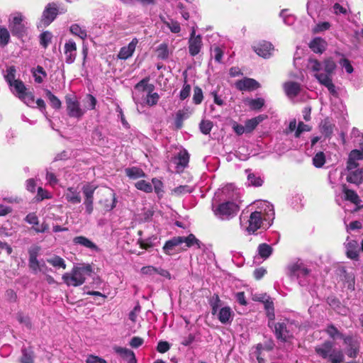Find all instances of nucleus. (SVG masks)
<instances>
[{
    "label": "nucleus",
    "instance_id": "1",
    "mask_svg": "<svg viewBox=\"0 0 363 363\" xmlns=\"http://www.w3.org/2000/svg\"><path fill=\"white\" fill-rule=\"evenodd\" d=\"M307 67L313 72V76L317 81L325 86L331 94H337L335 86L333 82V76L337 68V65L333 57H327L322 62L310 59Z\"/></svg>",
    "mask_w": 363,
    "mask_h": 363
},
{
    "label": "nucleus",
    "instance_id": "2",
    "mask_svg": "<svg viewBox=\"0 0 363 363\" xmlns=\"http://www.w3.org/2000/svg\"><path fill=\"white\" fill-rule=\"evenodd\" d=\"M257 210L250 214L247 220L248 225L246 230L249 233H254L259 228H267L274 219V206L267 201H259L255 203Z\"/></svg>",
    "mask_w": 363,
    "mask_h": 363
},
{
    "label": "nucleus",
    "instance_id": "3",
    "mask_svg": "<svg viewBox=\"0 0 363 363\" xmlns=\"http://www.w3.org/2000/svg\"><path fill=\"white\" fill-rule=\"evenodd\" d=\"M221 193L228 201L223 202L213 209L215 215L222 220H229L234 217L239 211L237 203L238 193L234 191L232 184L223 187Z\"/></svg>",
    "mask_w": 363,
    "mask_h": 363
},
{
    "label": "nucleus",
    "instance_id": "4",
    "mask_svg": "<svg viewBox=\"0 0 363 363\" xmlns=\"http://www.w3.org/2000/svg\"><path fill=\"white\" fill-rule=\"evenodd\" d=\"M272 303L267 301L265 304L269 318L268 325L273 329L277 340L281 342H289L293 338V325L287 319L274 323V314L273 312Z\"/></svg>",
    "mask_w": 363,
    "mask_h": 363
},
{
    "label": "nucleus",
    "instance_id": "5",
    "mask_svg": "<svg viewBox=\"0 0 363 363\" xmlns=\"http://www.w3.org/2000/svg\"><path fill=\"white\" fill-rule=\"evenodd\" d=\"M193 246H196L197 248L201 247L200 241L193 234L187 237L177 236L165 242L163 251L168 255H172L179 252L180 250H185L187 247Z\"/></svg>",
    "mask_w": 363,
    "mask_h": 363
},
{
    "label": "nucleus",
    "instance_id": "6",
    "mask_svg": "<svg viewBox=\"0 0 363 363\" xmlns=\"http://www.w3.org/2000/svg\"><path fill=\"white\" fill-rule=\"evenodd\" d=\"M92 268L90 264H82L75 266L69 272L65 273L62 279L67 286H79L82 285L87 277L91 276Z\"/></svg>",
    "mask_w": 363,
    "mask_h": 363
},
{
    "label": "nucleus",
    "instance_id": "7",
    "mask_svg": "<svg viewBox=\"0 0 363 363\" xmlns=\"http://www.w3.org/2000/svg\"><path fill=\"white\" fill-rule=\"evenodd\" d=\"M315 353L321 358L328 360L330 363H342L344 354L340 349L335 347L333 342L327 340L315 347Z\"/></svg>",
    "mask_w": 363,
    "mask_h": 363
},
{
    "label": "nucleus",
    "instance_id": "8",
    "mask_svg": "<svg viewBox=\"0 0 363 363\" xmlns=\"http://www.w3.org/2000/svg\"><path fill=\"white\" fill-rule=\"evenodd\" d=\"M289 274L296 277L301 286H306L311 279V270L301 262H297L288 266Z\"/></svg>",
    "mask_w": 363,
    "mask_h": 363
},
{
    "label": "nucleus",
    "instance_id": "9",
    "mask_svg": "<svg viewBox=\"0 0 363 363\" xmlns=\"http://www.w3.org/2000/svg\"><path fill=\"white\" fill-rule=\"evenodd\" d=\"M9 89L12 94L23 101L28 106H33L34 104L33 94L26 88L25 84L20 79L11 84Z\"/></svg>",
    "mask_w": 363,
    "mask_h": 363
},
{
    "label": "nucleus",
    "instance_id": "10",
    "mask_svg": "<svg viewBox=\"0 0 363 363\" xmlns=\"http://www.w3.org/2000/svg\"><path fill=\"white\" fill-rule=\"evenodd\" d=\"M65 103L67 112L69 117L79 119L85 114V109L81 107L80 103L75 96H67Z\"/></svg>",
    "mask_w": 363,
    "mask_h": 363
},
{
    "label": "nucleus",
    "instance_id": "11",
    "mask_svg": "<svg viewBox=\"0 0 363 363\" xmlns=\"http://www.w3.org/2000/svg\"><path fill=\"white\" fill-rule=\"evenodd\" d=\"M203 46L202 38L200 35H196V31L192 30L189 40V52L191 56L198 55Z\"/></svg>",
    "mask_w": 363,
    "mask_h": 363
},
{
    "label": "nucleus",
    "instance_id": "12",
    "mask_svg": "<svg viewBox=\"0 0 363 363\" xmlns=\"http://www.w3.org/2000/svg\"><path fill=\"white\" fill-rule=\"evenodd\" d=\"M57 15V9L54 4H49L43 13L40 26L46 27L50 25Z\"/></svg>",
    "mask_w": 363,
    "mask_h": 363
},
{
    "label": "nucleus",
    "instance_id": "13",
    "mask_svg": "<svg viewBox=\"0 0 363 363\" xmlns=\"http://www.w3.org/2000/svg\"><path fill=\"white\" fill-rule=\"evenodd\" d=\"M253 50L260 57L268 58L274 51L273 45L267 41H260L252 46Z\"/></svg>",
    "mask_w": 363,
    "mask_h": 363
},
{
    "label": "nucleus",
    "instance_id": "14",
    "mask_svg": "<svg viewBox=\"0 0 363 363\" xmlns=\"http://www.w3.org/2000/svg\"><path fill=\"white\" fill-rule=\"evenodd\" d=\"M102 195L106 196L105 199L100 200V203L104 205L106 211H111L116 206V194L110 188H105L102 191Z\"/></svg>",
    "mask_w": 363,
    "mask_h": 363
},
{
    "label": "nucleus",
    "instance_id": "15",
    "mask_svg": "<svg viewBox=\"0 0 363 363\" xmlns=\"http://www.w3.org/2000/svg\"><path fill=\"white\" fill-rule=\"evenodd\" d=\"M25 220L33 225V229L36 233H45L49 229V225L46 223H39V220L38 216L34 213H28L26 218Z\"/></svg>",
    "mask_w": 363,
    "mask_h": 363
},
{
    "label": "nucleus",
    "instance_id": "16",
    "mask_svg": "<svg viewBox=\"0 0 363 363\" xmlns=\"http://www.w3.org/2000/svg\"><path fill=\"white\" fill-rule=\"evenodd\" d=\"M344 344L345 347V352L350 357H355L359 351V341L357 338L351 336L344 337Z\"/></svg>",
    "mask_w": 363,
    "mask_h": 363
},
{
    "label": "nucleus",
    "instance_id": "17",
    "mask_svg": "<svg viewBox=\"0 0 363 363\" xmlns=\"http://www.w3.org/2000/svg\"><path fill=\"white\" fill-rule=\"evenodd\" d=\"M345 246L346 248L347 257L352 259H357L359 257V247L357 241L347 239Z\"/></svg>",
    "mask_w": 363,
    "mask_h": 363
},
{
    "label": "nucleus",
    "instance_id": "18",
    "mask_svg": "<svg viewBox=\"0 0 363 363\" xmlns=\"http://www.w3.org/2000/svg\"><path fill=\"white\" fill-rule=\"evenodd\" d=\"M64 196L66 201L72 204H79L82 201L80 191L77 187L67 188L64 193Z\"/></svg>",
    "mask_w": 363,
    "mask_h": 363
},
{
    "label": "nucleus",
    "instance_id": "19",
    "mask_svg": "<svg viewBox=\"0 0 363 363\" xmlns=\"http://www.w3.org/2000/svg\"><path fill=\"white\" fill-rule=\"evenodd\" d=\"M138 43V40L136 38H134L127 46H124L121 48L118 57L121 60H127L132 57Z\"/></svg>",
    "mask_w": 363,
    "mask_h": 363
},
{
    "label": "nucleus",
    "instance_id": "20",
    "mask_svg": "<svg viewBox=\"0 0 363 363\" xmlns=\"http://www.w3.org/2000/svg\"><path fill=\"white\" fill-rule=\"evenodd\" d=\"M65 62L68 64L74 62L77 55V45L72 40H69L65 45Z\"/></svg>",
    "mask_w": 363,
    "mask_h": 363
},
{
    "label": "nucleus",
    "instance_id": "21",
    "mask_svg": "<svg viewBox=\"0 0 363 363\" xmlns=\"http://www.w3.org/2000/svg\"><path fill=\"white\" fill-rule=\"evenodd\" d=\"M235 86L240 91H252L259 87V84L254 79L245 78L235 83Z\"/></svg>",
    "mask_w": 363,
    "mask_h": 363
},
{
    "label": "nucleus",
    "instance_id": "22",
    "mask_svg": "<svg viewBox=\"0 0 363 363\" xmlns=\"http://www.w3.org/2000/svg\"><path fill=\"white\" fill-rule=\"evenodd\" d=\"M363 160V151L353 150L350 152L347 162V169H354L359 166L358 161Z\"/></svg>",
    "mask_w": 363,
    "mask_h": 363
},
{
    "label": "nucleus",
    "instance_id": "23",
    "mask_svg": "<svg viewBox=\"0 0 363 363\" xmlns=\"http://www.w3.org/2000/svg\"><path fill=\"white\" fill-rule=\"evenodd\" d=\"M189 155L186 150L180 151L174 158V163L176 164L177 172L182 171L188 164Z\"/></svg>",
    "mask_w": 363,
    "mask_h": 363
},
{
    "label": "nucleus",
    "instance_id": "24",
    "mask_svg": "<svg viewBox=\"0 0 363 363\" xmlns=\"http://www.w3.org/2000/svg\"><path fill=\"white\" fill-rule=\"evenodd\" d=\"M347 181L350 183L359 185L363 182V168L347 169Z\"/></svg>",
    "mask_w": 363,
    "mask_h": 363
},
{
    "label": "nucleus",
    "instance_id": "25",
    "mask_svg": "<svg viewBox=\"0 0 363 363\" xmlns=\"http://www.w3.org/2000/svg\"><path fill=\"white\" fill-rule=\"evenodd\" d=\"M283 86L285 94L291 99H294L301 91V85L297 82H287Z\"/></svg>",
    "mask_w": 363,
    "mask_h": 363
},
{
    "label": "nucleus",
    "instance_id": "26",
    "mask_svg": "<svg viewBox=\"0 0 363 363\" xmlns=\"http://www.w3.org/2000/svg\"><path fill=\"white\" fill-rule=\"evenodd\" d=\"M113 350L122 358L125 359L128 363H137L135 355L132 350L118 346L114 347Z\"/></svg>",
    "mask_w": 363,
    "mask_h": 363
},
{
    "label": "nucleus",
    "instance_id": "27",
    "mask_svg": "<svg viewBox=\"0 0 363 363\" xmlns=\"http://www.w3.org/2000/svg\"><path fill=\"white\" fill-rule=\"evenodd\" d=\"M234 313L228 306L221 308L218 313V318L223 324L230 323L233 321Z\"/></svg>",
    "mask_w": 363,
    "mask_h": 363
},
{
    "label": "nucleus",
    "instance_id": "28",
    "mask_svg": "<svg viewBox=\"0 0 363 363\" xmlns=\"http://www.w3.org/2000/svg\"><path fill=\"white\" fill-rule=\"evenodd\" d=\"M267 118V116L266 115H259L255 118L247 120L245 123L247 133H252L257 126Z\"/></svg>",
    "mask_w": 363,
    "mask_h": 363
},
{
    "label": "nucleus",
    "instance_id": "29",
    "mask_svg": "<svg viewBox=\"0 0 363 363\" xmlns=\"http://www.w3.org/2000/svg\"><path fill=\"white\" fill-rule=\"evenodd\" d=\"M9 26L17 33L21 32L23 29V16L21 13H15L11 16L9 18Z\"/></svg>",
    "mask_w": 363,
    "mask_h": 363
},
{
    "label": "nucleus",
    "instance_id": "30",
    "mask_svg": "<svg viewBox=\"0 0 363 363\" xmlns=\"http://www.w3.org/2000/svg\"><path fill=\"white\" fill-rule=\"evenodd\" d=\"M327 43L321 38H315L309 44L310 48L316 53H322L325 51Z\"/></svg>",
    "mask_w": 363,
    "mask_h": 363
},
{
    "label": "nucleus",
    "instance_id": "31",
    "mask_svg": "<svg viewBox=\"0 0 363 363\" xmlns=\"http://www.w3.org/2000/svg\"><path fill=\"white\" fill-rule=\"evenodd\" d=\"M73 242L75 245H79L82 246H84L86 248L93 250H97L98 247L97 246L91 242L89 239L86 238L84 236H77L73 239Z\"/></svg>",
    "mask_w": 363,
    "mask_h": 363
},
{
    "label": "nucleus",
    "instance_id": "32",
    "mask_svg": "<svg viewBox=\"0 0 363 363\" xmlns=\"http://www.w3.org/2000/svg\"><path fill=\"white\" fill-rule=\"evenodd\" d=\"M34 80L38 84H41L47 77V73L43 67L38 65L31 69Z\"/></svg>",
    "mask_w": 363,
    "mask_h": 363
},
{
    "label": "nucleus",
    "instance_id": "33",
    "mask_svg": "<svg viewBox=\"0 0 363 363\" xmlns=\"http://www.w3.org/2000/svg\"><path fill=\"white\" fill-rule=\"evenodd\" d=\"M16 69L14 66H9L6 68V69L4 72V77L9 84H13V82H16L18 79L16 78Z\"/></svg>",
    "mask_w": 363,
    "mask_h": 363
},
{
    "label": "nucleus",
    "instance_id": "34",
    "mask_svg": "<svg viewBox=\"0 0 363 363\" xmlns=\"http://www.w3.org/2000/svg\"><path fill=\"white\" fill-rule=\"evenodd\" d=\"M342 188L346 200L356 205L360 204V199L354 191L347 189L345 185H343Z\"/></svg>",
    "mask_w": 363,
    "mask_h": 363
},
{
    "label": "nucleus",
    "instance_id": "35",
    "mask_svg": "<svg viewBox=\"0 0 363 363\" xmlns=\"http://www.w3.org/2000/svg\"><path fill=\"white\" fill-rule=\"evenodd\" d=\"M82 101L83 109H85V113L88 110H94L97 103L96 99L91 94H87Z\"/></svg>",
    "mask_w": 363,
    "mask_h": 363
},
{
    "label": "nucleus",
    "instance_id": "36",
    "mask_svg": "<svg viewBox=\"0 0 363 363\" xmlns=\"http://www.w3.org/2000/svg\"><path fill=\"white\" fill-rule=\"evenodd\" d=\"M125 173L128 177L133 179L145 177L144 172L136 167L125 169Z\"/></svg>",
    "mask_w": 363,
    "mask_h": 363
},
{
    "label": "nucleus",
    "instance_id": "37",
    "mask_svg": "<svg viewBox=\"0 0 363 363\" xmlns=\"http://www.w3.org/2000/svg\"><path fill=\"white\" fill-rule=\"evenodd\" d=\"M194 191V188L189 185H181L171 190V194L176 196H180L186 194H190Z\"/></svg>",
    "mask_w": 363,
    "mask_h": 363
},
{
    "label": "nucleus",
    "instance_id": "38",
    "mask_svg": "<svg viewBox=\"0 0 363 363\" xmlns=\"http://www.w3.org/2000/svg\"><path fill=\"white\" fill-rule=\"evenodd\" d=\"M258 255L263 259L268 258L272 253V247L266 244H260L257 247Z\"/></svg>",
    "mask_w": 363,
    "mask_h": 363
},
{
    "label": "nucleus",
    "instance_id": "39",
    "mask_svg": "<svg viewBox=\"0 0 363 363\" xmlns=\"http://www.w3.org/2000/svg\"><path fill=\"white\" fill-rule=\"evenodd\" d=\"M21 363H33L34 353L31 349L23 348L22 357L21 358Z\"/></svg>",
    "mask_w": 363,
    "mask_h": 363
},
{
    "label": "nucleus",
    "instance_id": "40",
    "mask_svg": "<svg viewBox=\"0 0 363 363\" xmlns=\"http://www.w3.org/2000/svg\"><path fill=\"white\" fill-rule=\"evenodd\" d=\"M246 173L247 174V182L249 184L255 186H259L262 184L263 181L260 177L257 176L248 169L246 170Z\"/></svg>",
    "mask_w": 363,
    "mask_h": 363
},
{
    "label": "nucleus",
    "instance_id": "41",
    "mask_svg": "<svg viewBox=\"0 0 363 363\" xmlns=\"http://www.w3.org/2000/svg\"><path fill=\"white\" fill-rule=\"evenodd\" d=\"M69 30L73 35L79 37L82 40L85 39L87 36L86 30L78 24L72 25Z\"/></svg>",
    "mask_w": 363,
    "mask_h": 363
},
{
    "label": "nucleus",
    "instance_id": "42",
    "mask_svg": "<svg viewBox=\"0 0 363 363\" xmlns=\"http://www.w3.org/2000/svg\"><path fill=\"white\" fill-rule=\"evenodd\" d=\"M328 335L333 340L343 339L345 337L333 325H330L325 330Z\"/></svg>",
    "mask_w": 363,
    "mask_h": 363
},
{
    "label": "nucleus",
    "instance_id": "43",
    "mask_svg": "<svg viewBox=\"0 0 363 363\" xmlns=\"http://www.w3.org/2000/svg\"><path fill=\"white\" fill-rule=\"evenodd\" d=\"M45 95H46V97L50 101V105L54 108L57 109L61 107V104H62L61 101L50 90H48V89L45 90Z\"/></svg>",
    "mask_w": 363,
    "mask_h": 363
},
{
    "label": "nucleus",
    "instance_id": "44",
    "mask_svg": "<svg viewBox=\"0 0 363 363\" xmlns=\"http://www.w3.org/2000/svg\"><path fill=\"white\" fill-rule=\"evenodd\" d=\"M47 262L55 267L62 268L64 269L66 268L65 260L59 256H54L48 258Z\"/></svg>",
    "mask_w": 363,
    "mask_h": 363
},
{
    "label": "nucleus",
    "instance_id": "45",
    "mask_svg": "<svg viewBox=\"0 0 363 363\" xmlns=\"http://www.w3.org/2000/svg\"><path fill=\"white\" fill-rule=\"evenodd\" d=\"M247 104L252 110H259L264 105V100L262 98L247 99Z\"/></svg>",
    "mask_w": 363,
    "mask_h": 363
},
{
    "label": "nucleus",
    "instance_id": "46",
    "mask_svg": "<svg viewBox=\"0 0 363 363\" xmlns=\"http://www.w3.org/2000/svg\"><path fill=\"white\" fill-rule=\"evenodd\" d=\"M191 114V111L189 108H185L179 111L176 114V121L177 124V127L180 128L182 122L186 119Z\"/></svg>",
    "mask_w": 363,
    "mask_h": 363
},
{
    "label": "nucleus",
    "instance_id": "47",
    "mask_svg": "<svg viewBox=\"0 0 363 363\" xmlns=\"http://www.w3.org/2000/svg\"><path fill=\"white\" fill-rule=\"evenodd\" d=\"M96 189L94 185L86 184L82 188L84 199H94V194Z\"/></svg>",
    "mask_w": 363,
    "mask_h": 363
},
{
    "label": "nucleus",
    "instance_id": "48",
    "mask_svg": "<svg viewBox=\"0 0 363 363\" xmlns=\"http://www.w3.org/2000/svg\"><path fill=\"white\" fill-rule=\"evenodd\" d=\"M10 40V33L6 28H0V45L1 47L6 46Z\"/></svg>",
    "mask_w": 363,
    "mask_h": 363
},
{
    "label": "nucleus",
    "instance_id": "49",
    "mask_svg": "<svg viewBox=\"0 0 363 363\" xmlns=\"http://www.w3.org/2000/svg\"><path fill=\"white\" fill-rule=\"evenodd\" d=\"M135 186L140 191L146 193H150L152 191V186L150 183L145 181L140 180L135 184Z\"/></svg>",
    "mask_w": 363,
    "mask_h": 363
},
{
    "label": "nucleus",
    "instance_id": "50",
    "mask_svg": "<svg viewBox=\"0 0 363 363\" xmlns=\"http://www.w3.org/2000/svg\"><path fill=\"white\" fill-rule=\"evenodd\" d=\"M325 162V156L323 152H317L313 158V164L315 167H322Z\"/></svg>",
    "mask_w": 363,
    "mask_h": 363
},
{
    "label": "nucleus",
    "instance_id": "51",
    "mask_svg": "<svg viewBox=\"0 0 363 363\" xmlns=\"http://www.w3.org/2000/svg\"><path fill=\"white\" fill-rule=\"evenodd\" d=\"M321 133L327 138L330 137L333 131V125L328 121H324L320 126Z\"/></svg>",
    "mask_w": 363,
    "mask_h": 363
},
{
    "label": "nucleus",
    "instance_id": "52",
    "mask_svg": "<svg viewBox=\"0 0 363 363\" xmlns=\"http://www.w3.org/2000/svg\"><path fill=\"white\" fill-rule=\"evenodd\" d=\"M29 267L35 273H37L38 271L43 272L45 266V264H40L37 258H33V259H29Z\"/></svg>",
    "mask_w": 363,
    "mask_h": 363
},
{
    "label": "nucleus",
    "instance_id": "53",
    "mask_svg": "<svg viewBox=\"0 0 363 363\" xmlns=\"http://www.w3.org/2000/svg\"><path fill=\"white\" fill-rule=\"evenodd\" d=\"M311 130V127L310 125L305 124L303 122H299L295 131L294 135L296 138H299L302 133L308 132Z\"/></svg>",
    "mask_w": 363,
    "mask_h": 363
},
{
    "label": "nucleus",
    "instance_id": "54",
    "mask_svg": "<svg viewBox=\"0 0 363 363\" xmlns=\"http://www.w3.org/2000/svg\"><path fill=\"white\" fill-rule=\"evenodd\" d=\"M157 240V238L155 236L148 238L147 239L139 240V243L140 247L143 249H148L154 246V241Z\"/></svg>",
    "mask_w": 363,
    "mask_h": 363
},
{
    "label": "nucleus",
    "instance_id": "55",
    "mask_svg": "<svg viewBox=\"0 0 363 363\" xmlns=\"http://www.w3.org/2000/svg\"><path fill=\"white\" fill-rule=\"evenodd\" d=\"M213 128V123L210 121L203 120L200 123V130L202 133L207 135L210 133Z\"/></svg>",
    "mask_w": 363,
    "mask_h": 363
},
{
    "label": "nucleus",
    "instance_id": "56",
    "mask_svg": "<svg viewBox=\"0 0 363 363\" xmlns=\"http://www.w3.org/2000/svg\"><path fill=\"white\" fill-rule=\"evenodd\" d=\"M160 99L159 94L157 93H149L147 94L146 96V104L150 106H152L155 104H157L158 100Z\"/></svg>",
    "mask_w": 363,
    "mask_h": 363
},
{
    "label": "nucleus",
    "instance_id": "57",
    "mask_svg": "<svg viewBox=\"0 0 363 363\" xmlns=\"http://www.w3.org/2000/svg\"><path fill=\"white\" fill-rule=\"evenodd\" d=\"M203 91L201 88L196 86L194 89L193 101L194 104H199L203 100Z\"/></svg>",
    "mask_w": 363,
    "mask_h": 363
},
{
    "label": "nucleus",
    "instance_id": "58",
    "mask_svg": "<svg viewBox=\"0 0 363 363\" xmlns=\"http://www.w3.org/2000/svg\"><path fill=\"white\" fill-rule=\"evenodd\" d=\"M52 37V33L48 31H45V32L43 33L40 35V44L44 48H46L48 45V44L50 43Z\"/></svg>",
    "mask_w": 363,
    "mask_h": 363
},
{
    "label": "nucleus",
    "instance_id": "59",
    "mask_svg": "<svg viewBox=\"0 0 363 363\" xmlns=\"http://www.w3.org/2000/svg\"><path fill=\"white\" fill-rule=\"evenodd\" d=\"M157 57L160 59H166L168 57V49L167 46L165 44H161L157 50Z\"/></svg>",
    "mask_w": 363,
    "mask_h": 363
},
{
    "label": "nucleus",
    "instance_id": "60",
    "mask_svg": "<svg viewBox=\"0 0 363 363\" xmlns=\"http://www.w3.org/2000/svg\"><path fill=\"white\" fill-rule=\"evenodd\" d=\"M339 63H340V66L345 69L347 73L351 74L353 72V70H354L353 67H352L350 62L347 58H345V57L342 58L339 61Z\"/></svg>",
    "mask_w": 363,
    "mask_h": 363
},
{
    "label": "nucleus",
    "instance_id": "61",
    "mask_svg": "<svg viewBox=\"0 0 363 363\" xmlns=\"http://www.w3.org/2000/svg\"><path fill=\"white\" fill-rule=\"evenodd\" d=\"M191 92V86L186 82L184 84L182 90L180 91L179 98L181 100H184L189 96Z\"/></svg>",
    "mask_w": 363,
    "mask_h": 363
},
{
    "label": "nucleus",
    "instance_id": "62",
    "mask_svg": "<svg viewBox=\"0 0 363 363\" xmlns=\"http://www.w3.org/2000/svg\"><path fill=\"white\" fill-rule=\"evenodd\" d=\"M18 321L25 325L28 328H31V322L28 316L23 315L22 313H18L16 315Z\"/></svg>",
    "mask_w": 363,
    "mask_h": 363
},
{
    "label": "nucleus",
    "instance_id": "63",
    "mask_svg": "<svg viewBox=\"0 0 363 363\" xmlns=\"http://www.w3.org/2000/svg\"><path fill=\"white\" fill-rule=\"evenodd\" d=\"M83 204L85 207L86 213L88 215L91 214L94 211V199H84Z\"/></svg>",
    "mask_w": 363,
    "mask_h": 363
},
{
    "label": "nucleus",
    "instance_id": "64",
    "mask_svg": "<svg viewBox=\"0 0 363 363\" xmlns=\"http://www.w3.org/2000/svg\"><path fill=\"white\" fill-rule=\"evenodd\" d=\"M86 363H107V362L101 357L91 354L88 356Z\"/></svg>",
    "mask_w": 363,
    "mask_h": 363
}]
</instances>
